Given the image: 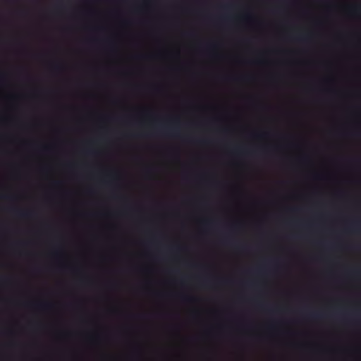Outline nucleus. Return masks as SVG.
Here are the masks:
<instances>
[{
	"instance_id": "obj_1",
	"label": "nucleus",
	"mask_w": 361,
	"mask_h": 361,
	"mask_svg": "<svg viewBox=\"0 0 361 361\" xmlns=\"http://www.w3.org/2000/svg\"><path fill=\"white\" fill-rule=\"evenodd\" d=\"M18 214L22 217H28L30 213L27 212H20L18 213Z\"/></svg>"
},
{
	"instance_id": "obj_2",
	"label": "nucleus",
	"mask_w": 361,
	"mask_h": 361,
	"mask_svg": "<svg viewBox=\"0 0 361 361\" xmlns=\"http://www.w3.org/2000/svg\"><path fill=\"white\" fill-rule=\"evenodd\" d=\"M310 316L312 317V318H314V319H319L321 317V314H310Z\"/></svg>"
},
{
	"instance_id": "obj_3",
	"label": "nucleus",
	"mask_w": 361,
	"mask_h": 361,
	"mask_svg": "<svg viewBox=\"0 0 361 361\" xmlns=\"http://www.w3.org/2000/svg\"><path fill=\"white\" fill-rule=\"evenodd\" d=\"M171 133H175V130L173 129H169Z\"/></svg>"
}]
</instances>
